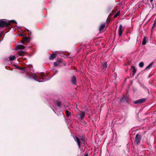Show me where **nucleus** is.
Segmentation results:
<instances>
[{
    "label": "nucleus",
    "instance_id": "f257e3e1",
    "mask_svg": "<svg viewBox=\"0 0 156 156\" xmlns=\"http://www.w3.org/2000/svg\"><path fill=\"white\" fill-rule=\"evenodd\" d=\"M45 75L44 73H36L34 74L33 76V78L36 81L42 82L44 81V78Z\"/></svg>",
    "mask_w": 156,
    "mask_h": 156
},
{
    "label": "nucleus",
    "instance_id": "f03ea898",
    "mask_svg": "<svg viewBox=\"0 0 156 156\" xmlns=\"http://www.w3.org/2000/svg\"><path fill=\"white\" fill-rule=\"evenodd\" d=\"M10 25V23H7L5 20H0V27H3L5 26L8 27Z\"/></svg>",
    "mask_w": 156,
    "mask_h": 156
},
{
    "label": "nucleus",
    "instance_id": "7ed1b4c3",
    "mask_svg": "<svg viewBox=\"0 0 156 156\" xmlns=\"http://www.w3.org/2000/svg\"><path fill=\"white\" fill-rule=\"evenodd\" d=\"M124 29V28L123 27L121 24H120L119 26L118 30L119 35V36H122Z\"/></svg>",
    "mask_w": 156,
    "mask_h": 156
},
{
    "label": "nucleus",
    "instance_id": "20e7f679",
    "mask_svg": "<svg viewBox=\"0 0 156 156\" xmlns=\"http://www.w3.org/2000/svg\"><path fill=\"white\" fill-rule=\"evenodd\" d=\"M141 138V137L140 135L137 134L136 135L135 140V143L136 144H138L139 143L140 141Z\"/></svg>",
    "mask_w": 156,
    "mask_h": 156
},
{
    "label": "nucleus",
    "instance_id": "39448f33",
    "mask_svg": "<svg viewBox=\"0 0 156 156\" xmlns=\"http://www.w3.org/2000/svg\"><path fill=\"white\" fill-rule=\"evenodd\" d=\"M146 100V99L145 98L141 99L135 101L134 102V103L135 104H141L144 103L145 101Z\"/></svg>",
    "mask_w": 156,
    "mask_h": 156
},
{
    "label": "nucleus",
    "instance_id": "423d86ee",
    "mask_svg": "<svg viewBox=\"0 0 156 156\" xmlns=\"http://www.w3.org/2000/svg\"><path fill=\"white\" fill-rule=\"evenodd\" d=\"M80 112V113L78 114L77 115V117H79V119H82L85 116V112L81 111Z\"/></svg>",
    "mask_w": 156,
    "mask_h": 156
},
{
    "label": "nucleus",
    "instance_id": "0eeeda50",
    "mask_svg": "<svg viewBox=\"0 0 156 156\" xmlns=\"http://www.w3.org/2000/svg\"><path fill=\"white\" fill-rule=\"evenodd\" d=\"M74 139L75 141H76L78 144V145L79 146V148H80V140L79 138L77 137H74Z\"/></svg>",
    "mask_w": 156,
    "mask_h": 156
},
{
    "label": "nucleus",
    "instance_id": "6e6552de",
    "mask_svg": "<svg viewBox=\"0 0 156 156\" xmlns=\"http://www.w3.org/2000/svg\"><path fill=\"white\" fill-rule=\"evenodd\" d=\"M71 82L73 84L75 85L76 84V79L75 76H73L72 77Z\"/></svg>",
    "mask_w": 156,
    "mask_h": 156
},
{
    "label": "nucleus",
    "instance_id": "1a4fd4ad",
    "mask_svg": "<svg viewBox=\"0 0 156 156\" xmlns=\"http://www.w3.org/2000/svg\"><path fill=\"white\" fill-rule=\"evenodd\" d=\"M25 52L22 51H20L18 52V55L20 56H23L25 54Z\"/></svg>",
    "mask_w": 156,
    "mask_h": 156
},
{
    "label": "nucleus",
    "instance_id": "9d476101",
    "mask_svg": "<svg viewBox=\"0 0 156 156\" xmlns=\"http://www.w3.org/2000/svg\"><path fill=\"white\" fill-rule=\"evenodd\" d=\"M131 69L132 70V71L133 73V75H134L135 73H136V70L135 68V67L133 66H131Z\"/></svg>",
    "mask_w": 156,
    "mask_h": 156
},
{
    "label": "nucleus",
    "instance_id": "9b49d317",
    "mask_svg": "<svg viewBox=\"0 0 156 156\" xmlns=\"http://www.w3.org/2000/svg\"><path fill=\"white\" fill-rule=\"evenodd\" d=\"M56 57V54H51L49 57V59L51 60L53 59H54Z\"/></svg>",
    "mask_w": 156,
    "mask_h": 156
},
{
    "label": "nucleus",
    "instance_id": "f8f14e48",
    "mask_svg": "<svg viewBox=\"0 0 156 156\" xmlns=\"http://www.w3.org/2000/svg\"><path fill=\"white\" fill-rule=\"evenodd\" d=\"M16 58V57L14 55H11L9 57V60L10 61H13Z\"/></svg>",
    "mask_w": 156,
    "mask_h": 156
},
{
    "label": "nucleus",
    "instance_id": "ddd939ff",
    "mask_svg": "<svg viewBox=\"0 0 156 156\" xmlns=\"http://www.w3.org/2000/svg\"><path fill=\"white\" fill-rule=\"evenodd\" d=\"M17 48L20 49H23L25 47L22 45H20L17 46Z\"/></svg>",
    "mask_w": 156,
    "mask_h": 156
},
{
    "label": "nucleus",
    "instance_id": "4468645a",
    "mask_svg": "<svg viewBox=\"0 0 156 156\" xmlns=\"http://www.w3.org/2000/svg\"><path fill=\"white\" fill-rule=\"evenodd\" d=\"M61 62L60 61H57L54 63L55 66H58L60 65Z\"/></svg>",
    "mask_w": 156,
    "mask_h": 156
},
{
    "label": "nucleus",
    "instance_id": "2eb2a0df",
    "mask_svg": "<svg viewBox=\"0 0 156 156\" xmlns=\"http://www.w3.org/2000/svg\"><path fill=\"white\" fill-rule=\"evenodd\" d=\"M147 38L146 37H144L142 42V44L143 45H144L146 44V40Z\"/></svg>",
    "mask_w": 156,
    "mask_h": 156
},
{
    "label": "nucleus",
    "instance_id": "dca6fc26",
    "mask_svg": "<svg viewBox=\"0 0 156 156\" xmlns=\"http://www.w3.org/2000/svg\"><path fill=\"white\" fill-rule=\"evenodd\" d=\"M102 67L103 69H105L107 68V63L106 62H104L102 64Z\"/></svg>",
    "mask_w": 156,
    "mask_h": 156
},
{
    "label": "nucleus",
    "instance_id": "f3484780",
    "mask_svg": "<svg viewBox=\"0 0 156 156\" xmlns=\"http://www.w3.org/2000/svg\"><path fill=\"white\" fill-rule=\"evenodd\" d=\"M105 27V24L101 25L100 27L99 30L101 31Z\"/></svg>",
    "mask_w": 156,
    "mask_h": 156
},
{
    "label": "nucleus",
    "instance_id": "a211bd4d",
    "mask_svg": "<svg viewBox=\"0 0 156 156\" xmlns=\"http://www.w3.org/2000/svg\"><path fill=\"white\" fill-rule=\"evenodd\" d=\"M57 105L59 107H60L61 105V103L59 101H57L56 102Z\"/></svg>",
    "mask_w": 156,
    "mask_h": 156
},
{
    "label": "nucleus",
    "instance_id": "6ab92c4d",
    "mask_svg": "<svg viewBox=\"0 0 156 156\" xmlns=\"http://www.w3.org/2000/svg\"><path fill=\"white\" fill-rule=\"evenodd\" d=\"M66 113L67 117L69 116L70 115V113L67 110L66 111Z\"/></svg>",
    "mask_w": 156,
    "mask_h": 156
},
{
    "label": "nucleus",
    "instance_id": "aec40b11",
    "mask_svg": "<svg viewBox=\"0 0 156 156\" xmlns=\"http://www.w3.org/2000/svg\"><path fill=\"white\" fill-rule=\"evenodd\" d=\"M152 64H153V63H152L150 64H149L148 65V66L145 69H150L151 67L152 66Z\"/></svg>",
    "mask_w": 156,
    "mask_h": 156
},
{
    "label": "nucleus",
    "instance_id": "412c9836",
    "mask_svg": "<svg viewBox=\"0 0 156 156\" xmlns=\"http://www.w3.org/2000/svg\"><path fill=\"white\" fill-rule=\"evenodd\" d=\"M27 37H25L23 39V40L22 41V43L23 44H24L25 43V41H26L27 40Z\"/></svg>",
    "mask_w": 156,
    "mask_h": 156
},
{
    "label": "nucleus",
    "instance_id": "4be33fe9",
    "mask_svg": "<svg viewBox=\"0 0 156 156\" xmlns=\"http://www.w3.org/2000/svg\"><path fill=\"white\" fill-rule=\"evenodd\" d=\"M144 66V63L142 62H140L139 64V66L140 67H142Z\"/></svg>",
    "mask_w": 156,
    "mask_h": 156
},
{
    "label": "nucleus",
    "instance_id": "5701e85b",
    "mask_svg": "<svg viewBox=\"0 0 156 156\" xmlns=\"http://www.w3.org/2000/svg\"><path fill=\"white\" fill-rule=\"evenodd\" d=\"M120 13V12L119 11V12H117L114 15V17H117L119 15Z\"/></svg>",
    "mask_w": 156,
    "mask_h": 156
},
{
    "label": "nucleus",
    "instance_id": "b1692460",
    "mask_svg": "<svg viewBox=\"0 0 156 156\" xmlns=\"http://www.w3.org/2000/svg\"><path fill=\"white\" fill-rule=\"evenodd\" d=\"M19 69H22V70H26L27 69L25 68H20L19 67H18Z\"/></svg>",
    "mask_w": 156,
    "mask_h": 156
},
{
    "label": "nucleus",
    "instance_id": "393cba45",
    "mask_svg": "<svg viewBox=\"0 0 156 156\" xmlns=\"http://www.w3.org/2000/svg\"><path fill=\"white\" fill-rule=\"evenodd\" d=\"M27 31H28V34L29 35H30L31 34V32L29 30H27Z\"/></svg>",
    "mask_w": 156,
    "mask_h": 156
},
{
    "label": "nucleus",
    "instance_id": "a878e982",
    "mask_svg": "<svg viewBox=\"0 0 156 156\" xmlns=\"http://www.w3.org/2000/svg\"><path fill=\"white\" fill-rule=\"evenodd\" d=\"M110 20V19H109V20H108L107 19V22L108 23L109 22Z\"/></svg>",
    "mask_w": 156,
    "mask_h": 156
},
{
    "label": "nucleus",
    "instance_id": "bb28decb",
    "mask_svg": "<svg viewBox=\"0 0 156 156\" xmlns=\"http://www.w3.org/2000/svg\"><path fill=\"white\" fill-rule=\"evenodd\" d=\"M148 1H150L151 2H152L153 0H147Z\"/></svg>",
    "mask_w": 156,
    "mask_h": 156
},
{
    "label": "nucleus",
    "instance_id": "cd10ccee",
    "mask_svg": "<svg viewBox=\"0 0 156 156\" xmlns=\"http://www.w3.org/2000/svg\"><path fill=\"white\" fill-rule=\"evenodd\" d=\"M85 156H88V155L87 154V155H85Z\"/></svg>",
    "mask_w": 156,
    "mask_h": 156
},
{
    "label": "nucleus",
    "instance_id": "c85d7f7f",
    "mask_svg": "<svg viewBox=\"0 0 156 156\" xmlns=\"http://www.w3.org/2000/svg\"><path fill=\"white\" fill-rule=\"evenodd\" d=\"M14 21V22L15 23H16V22H15V21Z\"/></svg>",
    "mask_w": 156,
    "mask_h": 156
},
{
    "label": "nucleus",
    "instance_id": "c756f323",
    "mask_svg": "<svg viewBox=\"0 0 156 156\" xmlns=\"http://www.w3.org/2000/svg\"><path fill=\"white\" fill-rule=\"evenodd\" d=\"M81 140L83 141V139H81Z\"/></svg>",
    "mask_w": 156,
    "mask_h": 156
}]
</instances>
